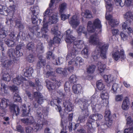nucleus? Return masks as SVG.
Returning a JSON list of instances; mask_svg holds the SVG:
<instances>
[{
	"instance_id": "nucleus-1",
	"label": "nucleus",
	"mask_w": 133,
	"mask_h": 133,
	"mask_svg": "<svg viewBox=\"0 0 133 133\" xmlns=\"http://www.w3.org/2000/svg\"><path fill=\"white\" fill-rule=\"evenodd\" d=\"M99 41V38L97 33L91 35L89 37V43L93 45H97V51L100 52V56L102 59H106L109 45L107 44L102 45V43Z\"/></svg>"
},
{
	"instance_id": "nucleus-2",
	"label": "nucleus",
	"mask_w": 133,
	"mask_h": 133,
	"mask_svg": "<svg viewBox=\"0 0 133 133\" xmlns=\"http://www.w3.org/2000/svg\"><path fill=\"white\" fill-rule=\"evenodd\" d=\"M71 32L69 30H67V43H71L74 42V48L81 49L83 48L84 45L83 41L81 40H77L74 41L76 38L71 35Z\"/></svg>"
},
{
	"instance_id": "nucleus-3",
	"label": "nucleus",
	"mask_w": 133,
	"mask_h": 133,
	"mask_svg": "<svg viewBox=\"0 0 133 133\" xmlns=\"http://www.w3.org/2000/svg\"><path fill=\"white\" fill-rule=\"evenodd\" d=\"M101 23V21L98 18L95 19L93 23L91 21H89L87 26L88 31L92 33L94 32L96 29H101L102 26Z\"/></svg>"
},
{
	"instance_id": "nucleus-4",
	"label": "nucleus",
	"mask_w": 133,
	"mask_h": 133,
	"mask_svg": "<svg viewBox=\"0 0 133 133\" xmlns=\"http://www.w3.org/2000/svg\"><path fill=\"white\" fill-rule=\"evenodd\" d=\"M104 118L105 122L101 125V128H103V129H105L112 125V121L111 119L112 115L109 110H105Z\"/></svg>"
},
{
	"instance_id": "nucleus-5",
	"label": "nucleus",
	"mask_w": 133,
	"mask_h": 133,
	"mask_svg": "<svg viewBox=\"0 0 133 133\" xmlns=\"http://www.w3.org/2000/svg\"><path fill=\"white\" fill-rule=\"evenodd\" d=\"M48 121L45 119H42L38 121L37 123L34 124L33 128L34 131L35 132L40 130L42 128L43 125L47 124Z\"/></svg>"
},
{
	"instance_id": "nucleus-6",
	"label": "nucleus",
	"mask_w": 133,
	"mask_h": 133,
	"mask_svg": "<svg viewBox=\"0 0 133 133\" xmlns=\"http://www.w3.org/2000/svg\"><path fill=\"white\" fill-rule=\"evenodd\" d=\"M97 114H92L89 117V119L88 120V122L87 123V125L89 127L87 133H90V129L91 128H93L92 123L95 121H97Z\"/></svg>"
},
{
	"instance_id": "nucleus-7",
	"label": "nucleus",
	"mask_w": 133,
	"mask_h": 133,
	"mask_svg": "<svg viewBox=\"0 0 133 133\" xmlns=\"http://www.w3.org/2000/svg\"><path fill=\"white\" fill-rule=\"evenodd\" d=\"M112 57L116 61H117L120 58L122 59H124L125 58L124 52L123 49L121 50L120 52L117 51L114 52L112 54Z\"/></svg>"
},
{
	"instance_id": "nucleus-8",
	"label": "nucleus",
	"mask_w": 133,
	"mask_h": 133,
	"mask_svg": "<svg viewBox=\"0 0 133 133\" xmlns=\"http://www.w3.org/2000/svg\"><path fill=\"white\" fill-rule=\"evenodd\" d=\"M127 124L131 126L130 128L125 129L124 130V133H133V121L131 116L128 117L127 119Z\"/></svg>"
},
{
	"instance_id": "nucleus-9",
	"label": "nucleus",
	"mask_w": 133,
	"mask_h": 133,
	"mask_svg": "<svg viewBox=\"0 0 133 133\" xmlns=\"http://www.w3.org/2000/svg\"><path fill=\"white\" fill-rule=\"evenodd\" d=\"M107 14L106 13L105 14L106 19L109 21V23L112 27H115L117 24H118V22L117 21L116 19H112V16L110 15L109 14L108 16H106Z\"/></svg>"
},
{
	"instance_id": "nucleus-10",
	"label": "nucleus",
	"mask_w": 133,
	"mask_h": 133,
	"mask_svg": "<svg viewBox=\"0 0 133 133\" xmlns=\"http://www.w3.org/2000/svg\"><path fill=\"white\" fill-rule=\"evenodd\" d=\"M34 97L35 100L37 101V102L39 104L42 103L43 102L44 98L43 96L40 93L36 92L34 93Z\"/></svg>"
},
{
	"instance_id": "nucleus-11",
	"label": "nucleus",
	"mask_w": 133,
	"mask_h": 133,
	"mask_svg": "<svg viewBox=\"0 0 133 133\" xmlns=\"http://www.w3.org/2000/svg\"><path fill=\"white\" fill-rule=\"evenodd\" d=\"M29 29L30 31L33 33V34H35L38 37H42V33H40V30L37 26H33L29 28Z\"/></svg>"
},
{
	"instance_id": "nucleus-12",
	"label": "nucleus",
	"mask_w": 133,
	"mask_h": 133,
	"mask_svg": "<svg viewBox=\"0 0 133 133\" xmlns=\"http://www.w3.org/2000/svg\"><path fill=\"white\" fill-rule=\"evenodd\" d=\"M84 63V60L82 58L79 57H77L74 59H72L68 62V65H72L75 66H77L78 63L80 64Z\"/></svg>"
},
{
	"instance_id": "nucleus-13",
	"label": "nucleus",
	"mask_w": 133,
	"mask_h": 133,
	"mask_svg": "<svg viewBox=\"0 0 133 133\" xmlns=\"http://www.w3.org/2000/svg\"><path fill=\"white\" fill-rule=\"evenodd\" d=\"M130 104V101L128 97H126L124 99L121 106L122 109L125 110H127L129 108Z\"/></svg>"
},
{
	"instance_id": "nucleus-14",
	"label": "nucleus",
	"mask_w": 133,
	"mask_h": 133,
	"mask_svg": "<svg viewBox=\"0 0 133 133\" xmlns=\"http://www.w3.org/2000/svg\"><path fill=\"white\" fill-rule=\"evenodd\" d=\"M88 101L86 100H84L83 101L81 99H79L77 101V104L79 105V106L82 110H87L88 106L89 105L88 103Z\"/></svg>"
},
{
	"instance_id": "nucleus-15",
	"label": "nucleus",
	"mask_w": 133,
	"mask_h": 133,
	"mask_svg": "<svg viewBox=\"0 0 133 133\" xmlns=\"http://www.w3.org/2000/svg\"><path fill=\"white\" fill-rule=\"evenodd\" d=\"M61 99L57 98L55 99H52L50 101V104L51 105L54 107L56 106L57 108H56V109L57 110H58L59 112H60L61 110V107L59 105H57L56 103L57 102V103L59 104L61 103Z\"/></svg>"
},
{
	"instance_id": "nucleus-16",
	"label": "nucleus",
	"mask_w": 133,
	"mask_h": 133,
	"mask_svg": "<svg viewBox=\"0 0 133 133\" xmlns=\"http://www.w3.org/2000/svg\"><path fill=\"white\" fill-rule=\"evenodd\" d=\"M48 25L47 24V23H43V27L41 30L42 33V37L46 38H48V36L47 35L44 34L46 33L48 31Z\"/></svg>"
},
{
	"instance_id": "nucleus-17",
	"label": "nucleus",
	"mask_w": 133,
	"mask_h": 133,
	"mask_svg": "<svg viewBox=\"0 0 133 133\" xmlns=\"http://www.w3.org/2000/svg\"><path fill=\"white\" fill-rule=\"evenodd\" d=\"M69 23L71 25L76 26H77L79 24L77 17L76 15H74L72 17Z\"/></svg>"
},
{
	"instance_id": "nucleus-18",
	"label": "nucleus",
	"mask_w": 133,
	"mask_h": 133,
	"mask_svg": "<svg viewBox=\"0 0 133 133\" xmlns=\"http://www.w3.org/2000/svg\"><path fill=\"white\" fill-rule=\"evenodd\" d=\"M10 108L14 114L17 116L20 112V109L16 105L11 104L10 105Z\"/></svg>"
},
{
	"instance_id": "nucleus-19",
	"label": "nucleus",
	"mask_w": 133,
	"mask_h": 133,
	"mask_svg": "<svg viewBox=\"0 0 133 133\" xmlns=\"http://www.w3.org/2000/svg\"><path fill=\"white\" fill-rule=\"evenodd\" d=\"M25 79L22 77L20 76H17L13 79V82L17 85H19L20 84L23 82Z\"/></svg>"
},
{
	"instance_id": "nucleus-20",
	"label": "nucleus",
	"mask_w": 133,
	"mask_h": 133,
	"mask_svg": "<svg viewBox=\"0 0 133 133\" xmlns=\"http://www.w3.org/2000/svg\"><path fill=\"white\" fill-rule=\"evenodd\" d=\"M82 87L79 84L74 85L72 87L73 92L75 94H78L81 92L82 90Z\"/></svg>"
},
{
	"instance_id": "nucleus-21",
	"label": "nucleus",
	"mask_w": 133,
	"mask_h": 133,
	"mask_svg": "<svg viewBox=\"0 0 133 133\" xmlns=\"http://www.w3.org/2000/svg\"><path fill=\"white\" fill-rule=\"evenodd\" d=\"M124 18L127 20V21H128L130 23L132 21H133V14L131 12L128 11L125 14Z\"/></svg>"
},
{
	"instance_id": "nucleus-22",
	"label": "nucleus",
	"mask_w": 133,
	"mask_h": 133,
	"mask_svg": "<svg viewBox=\"0 0 133 133\" xmlns=\"http://www.w3.org/2000/svg\"><path fill=\"white\" fill-rule=\"evenodd\" d=\"M33 69L31 67H27L25 70L24 74V75L27 77L31 76L33 72Z\"/></svg>"
},
{
	"instance_id": "nucleus-23",
	"label": "nucleus",
	"mask_w": 133,
	"mask_h": 133,
	"mask_svg": "<svg viewBox=\"0 0 133 133\" xmlns=\"http://www.w3.org/2000/svg\"><path fill=\"white\" fill-rule=\"evenodd\" d=\"M96 68V66L95 65H89L86 68L87 72L89 74H92L95 71Z\"/></svg>"
},
{
	"instance_id": "nucleus-24",
	"label": "nucleus",
	"mask_w": 133,
	"mask_h": 133,
	"mask_svg": "<svg viewBox=\"0 0 133 133\" xmlns=\"http://www.w3.org/2000/svg\"><path fill=\"white\" fill-rule=\"evenodd\" d=\"M57 14H55L49 19L48 22H45V23H47V24H51L56 23L58 21Z\"/></svg>"
},
{
	"instance_id": "nucleus-25",
	"label": "nucleus",
	"mask_w": 133,
	"mask_h": 133,
	"mask_svg": "<svg viewBox=\"0 0 133 133\" xmlns=\"http://www.w3.org/2000/svg\"><path fill=\"white\" fill-rule=\"evenodd\" d=\"M58 28L57 25H54L51 28V33L57 36H59L61 34L60 32L58 30Z\"/></svg>"
},
{
	"instance_id": "nucleus-26",
	"label": "nucleus",
	"mask_w": 133,
	"mask_h": 133,
	"mask_svg": "<svg viewBox=\"0 0 133 133\" xmlns=\"http://www.w3.org/2000/svg\"><path fill=\"white\" fill-rule=\"evenodd\" d=\"M9 101L8 99L5 98H3L1 99L0 105L2 109L6 108L8 105Z\"/></svg>"
},
{
	"instance_id": "nucleus-27",
	"label": "nucleus",
	"mask_w": 133,
	"mask_h": 133,
	"mask_svg": "<svg viewBox=\"0 0 133 133\" xmlns=\"http://www.w3.org/2000/svg\"><path fill=\"white\" fill-rule=\"evenodd\" d=\"M61 41L60 38L57 36L55 37L53 39V41L52 40H51L49 43V45L50 47L49 48V49L52 50V44L53 42L54 44L55 43H60Z\"/></svg>"
},
{
	"instance_id": "nucleus-28",
	"label": "nucleus",
	"mask_w": 133,
	"mask_h": 133,
	"mask_svg": "<svg viewBox=\"0 0 133 133\" xmlns=\"http://www.w3.org/2000/svg\"><path fill=\"white\" fill-rule=\"evenodd\" d=\"M36 50L39 53H42L43 52L44 47L43 43L39 42L37 45Z\"/></svg>"
},
{
	"instance_id": "nucleus-29",
	"label": "nucleus",
	"mask_w": 133,
	"mask_h": 133,
	"mask_svg": "<svg viewBox=\"0 0 133 133\" xmlns=\"http://www.w3.org/2000/svg\"><path fill=\"white\" fill-rule=\"evenodd\" d=\"M105 82L110 83L112 82L114 80V78L111 75H104L103 77Z\"/></svg>"
},
{
	"instance_id": "nucleus-30",
	"label": "nucleus",
	"mask_w": 133,
	"mask_h": 133,
	"mask_svg": "<svg viewBox=\"0 0 133 133\" xmlns=\"http://www.w3.org/2000/svg\"><path fill=\"white\" fill-rule=\"evenodd\" d=\"M97 66L99 72L100 73L103 72L106 68V65L103 64L101 62H98L97 63Z\"/></svg>"
},
{
	"instance_id": "nucleus-31",
	"label": "nucleus",
	"mask_w": 133,
	"mask_h": 133,
	"mask_svg": "<svg viewBox=\"0 0 133 133\" xmlns=\"http://www.w3.org/2000/svg\"><path fill=\"white\" fill-rule=\"evenodd\" d=\"M52 11L48 9H47L43 14L44 18L43 21V23H45L46 22V18L49 17L51 15Z\"/></svg>"
},
{
	"instance_id": "nucleus-32",
	"label": "nucleus",
	"mask_w": 133,
	"mask_h": 133,
	"mask_svg": "<svg viewBox=\"0 0 133 133\" xmlns=\"http://www.w3.org/2000/svg\"><path fill=\"white\" fill-rule=\"evenodd\" d=\"M13 63L12 60H6L2 62V65L5 67H8L10 66Z\"/></svg>"
},
{
	"instance_id": "nucleus-33",
	"label": "nucleus",
	"mask_w": 133,
	"mask_h": 133,
	"mask_svg": "<svg viewBox=\"0 0 133 133\" xmlns=\"http://www.w3.org/2000/svg\"><path fill=\"white\" fill-rule=\"evenodd\" d=\"M46 87L49 90H53L55 88V85L53 84V82L46 80Z\"/></svg>"
},
{
	"instance_id": "nucleus-34",
	"label": "nucleus",
	"mask_w": 133,
	"mask_h": 133,
	"mask_svg": "<svg viewBox=\"0 0 133 133\" xmlns=\"http://www.w3.org/2000/svg\"><path fill=\"white\" fill-rule=\"evenodd\" d=\"M21 122L23 123L26 125L32 123L34 122L33 120H30L28 118H24L20 119Z\"/></svg>"
},
{
	"instance_id": "nucleus-35",
	"label": "nucleus",
	"mask_w": 133,
	"mask_h": 133,
	"mask_svg": "<svg viewBox=\"0 0 133 133\" xmlns=\"http://www.w3.org/2000/svg\"><path fill=\"white\" fill-rule=\"evenodd\" d=\"M96 84L97 88L99 90H103L105 88V85L102 83L101 80L97 81Z\"/></svg>"
},
{
	"instance_id": "nucleus-36",
	"label": "nucleus",
	"mask_w": 133,
	"mask_h": 133,
	"mask_svg": "<svg viewBox=\"0 0 133 133\" xmlns=\"http://www.w3.org/2000/svg\"><path fill=\"white\" fill-rule=\"evenodd\" d=\"M2 79L3 80L8 82L10 80L11 77L8 72H5L3 74Z\"/></svg>"
},
{
	"instance_id": "nucleus-37",
	"label": "nucleus",
	"mask_w": 133,
	"mask_h": 133,
	"mask_svg": "<svg viewBox=\"0 0 133 133\" xmlns=\"http://www.w3.org/2000/svg\"><path fill=\"white\" fill-rule=\"evenodd\" d=\"M79 123H77L75 124L74 123H71L70 122L69 123L68 128H69L70 131H72V125H74L73 127V130H75L77 128V127L79 126Z\"/></svg>"
},
{
	"instance_id": "nucleus-38",
	"label": "nucleus",
	"mask_w": 133,
	"mask_h": 133,
	"mask_svg": "<svg viewBox=\"0 0 133 133\" xmlns=\"http://www.w3.org/2000/svg\"><path fill=\"white\" fill-rule=\"evenodd\" d=\"M83 17L85 18L89 19L92 17V15L91 11L88 10H86L84 11Z\"/></svg>"
},
{
	"instance_id": "nucleus-39",
	"label": "nucleus",
	"mask_w": 133,
	"mask_h": 133,
	"mask_svg": "<svg viewBox=\"0 0 133 133\" xmlns=\"http://www.w3.org/2000/svg\"><path fill=\"white\" fill-rule=\"evenodd\" d=\"M40 60L38 61L37 64V66L38 68H40L44 66L46 64L45 60L41 59V58H39Z\"/></svg>"
},
{
	"instance_id": "nucleus-40",
	"label": "nucleus",
	"mask_w": 133,
	"mask_h": 133,
	"mask_svg": "<svg viewBox=\"0 0 133 133\" xmlns=\"http://www.w3.org/2000/svg\"><path fill=\"white\" fill-rule=\"evenodd\" d=\"M31 10L33 15H37L39 12L38 7L37 6H32L31 8Z\"/></svg>"
},
{
	"instance_id": "nucleus-41",
	"label": "nucleus",
	"mask_w": 133,
	"mask_h": 133,
	"mask_svg": "<svg viewBox=\"0 0 133 133\" xmlns=\"http://www.w3.org/2000/svg\"><path fill=\"white\" fill-rule=\"evenodd\" d=\"M77 78L76 75H72L69 78V82L71 84H74L76 83L77 81Z\"/></svg>"
},
{
	"instance_id": "nucleus-42",
	"label": "nucleus",
	"mask_w": 133,
	"mask_h": 133,
	"mask_svg": "<svg viewBox=\"0 0 133 133\" xmlns=\"http://www.w3.org/2000/svg\"><path fill=\"white\" fill-rule=\"evenodd\" d=\"M15 53L14 51V49H11L9 50L7 52V54L10 58H11L14 59L15 58L14 56Z\"/></svg>"
},
{
	"instance_id": "nucleus-43",
	"label": "nucleus",
	"mask_w": 133,
	"mask_h": 133,
	"mask_svg": "<svg viewBox=\"0 0 133 133\" xmlns=\"http://www.w3.org/2000/svg\"><path fill=\"white\" fill-rule=\"evenodd\" d=\"M63 59L61 57H58L56 60L55 63L54 62V64L56 65H59L62 64L63 62Z\"/></svg>"
},
{
	"instance_id": "nucleus-44",
	"label": "nucleus",
	"mask_w": 133,
	"mask_h": 133,
	"mask_svg": "<svg viewBox=\"0 0 133 133\" xmlns=\"http://www.w3.org/2000/svg\"><path fill=\"white\" fill-rule=\"evenodd\" d=\"M5 42V43L10 47L13 46L14 43V42L13 41L9 39H6Z\"/></svg>"
},
{
	"instance_id": "nucleus-45",
	"label": "nucleus",
	"mask_w": 133,
	"mask_h": 133,
	"mask_svg": "<svg viewBox=\"0 0 133 133\" xmlns=\"http://www.w3.org/2000/svg\"><path fill=\"white\" fill-rule=\"evenodd\" d=\"M74 106L72 103L69 102L68 105H67V111L69 112L73 111L74 110Z\"/></svg>"
},
{
	"instance_id": "nucleus-46",
	"label": "nucleus",
	"mask_w": 133,
	"mask_h": 133,
	"mask_svg": "<svg viewBox=\"0 0 133 133\" xmlns=\"http://www.w3.org/2000/svg\"><path fill=\"white\" fill-rule=\"evenodd\" d=\"M16 26L20 30L23 29L24 28V26L21 23L20 20H17L16 21Z\"/></svg>"
},
{
	"instance_id": "nucleus-47",
	"label": "nucleus",
	"mask_w": 133,
	"mask_h": 133,
	"mask_svg": "<svg viewBox=\"0 0 133 133\" xmlns=\"http://www.w3.org/2000/svg\"><path fill=\"white\" fill-rule=\"evenodd\" d=\"M1 88V91H3L5 93H8V88L6 87V85L5 84L2 83Z\"/></svg>"
},
{
	"instance_id": "nucleus-48",
	"label": "nucleus",
	"mask_w": 133,
	"mask_h": 133,
	"mask_svg": "<svg viewBox=\"0 0 133 133\" xmlns=\"http://www.w3.org/2000/svg\"><path fill=\"white\" fill-rule=\"evenodd\" d=\"M123 99V96L122 94L116 95L115 97V101L117 102L122 101Z\"/></svg>"
},
{
	"instance_id": "nucleus-49",
	"label": "nucleus",
	"mask_w": 133,
	"mask_h": 133,
	"mask_svg": "<svg viewBox=\"0 0 133 133\" xmlns=\"http://www.w3.org/2000/svg\"><path fill=\"white\" fill-rule=\"evenodd\" d=\"M101 97L103 99H108L109 98V94L107 92L102 93L101 95Z\"/></svg>"
},
{
	"instance_id": "nucleus-50",
	"label": "nucleus",
	"mask_w": 133,
	"mask_h": 133,
	"mask_svg": "<svg viewBox=\"0 0 133 133\" xmlns=\"http://www.w3.org/2000/svg\"><path fill=\"white\" fill-rule=\"evenodd\" d=\"M46 57L47 59H50V58H52L53 59L55 58L54 55L52 53L51 51H49L46 53Z\"/></svg>"
},
{
	"instance_id": "nucleus-51",
	"label": "nucleus",
	"mask_w": 133,
	"mask_h": 133,
	"mask_svg": "<svg viewBox=\"0 0 133 133\" xmlns=\"http://www.w3.org/2000/svg\"><path fill=\"white\" fill-rule=\"evenodd\" d=\"M27 60L29 63H32L34 61V58L33 55L30 54L27 57Z\"/></svg>"
},
{
	"instance_id": "nucleus-52",
	"label": "nucleus",
	"mask_w": 133,
	"mask_h": 133,
	"mask_svg": "<svg viewBox=\"0 0 133 133\" xmlns=\"http://www.w3.org/2000/svg\"><path fill=\"white\" fill-rule=\"evenodd\" d=\"M55 72L54 71H48L46 73V76L47 78L51 77H54L55 76Z\"/></svg>"
},
{
	"instance_id": "nucleus-53",
	"label": "nucleus",
	"mask_w": 133,
	"mask_h": 133,
	"mask_svg": "<svg viewBox=\"0 0 133 133\" xmlns=\"http://www.w3.org/2000/svg\"><path fill=\"white\" fill-rule=\"evenodd\" d=\"M88 49L87 48H85L82 51V52L84 54V57L87 58L88 56Z\"/></svg>"
},
{
	"instance_id": "nucleus-54",
	"label": "nucleus",
	"mask_w": 133,
	"mask_h": 133,
	"mask_svg": "<svg viewBox=\"0 0 133 133\" xmlns=\"http://www.w3.org/2000/svg\"><path fill=\"white\" fill-rule=\"evenodd\" d=\"M35 83L37 86L39 88V90H41L42 88V87L41 85V82L39 81L38 78H37L35 79Z\"/></svg>"
},
{
	"instance_id": "nucleus-55",
	"label": "nucleus",
	"mask_w": 133,
	"mask_h": 133,
	"mask_svg": "<svg viewBox=\"0 0 133 133\" xmlns=\"http://www.w3.org/2000/svg\"><path fill=\"white\" fill-rule=\"evenodd\" d=\"M66 71V69L64 68L63 69L61 68H58L56 70V72L59 74H64L65 71Z\"/></svg>"
},
{
	"instance_id": "nucleus-56",
	"label": "nucleus",
	"mask_w": 133,
	"mask_h": 133,
	"mask_svg": "<svg viewBox=\"0 0 133 133\" xmlns=\"http://www.w3.org/2000/svg\"><path fill=\"white\" fill-rule=\"evenodd\" d=\"M34 47V45L32 42H30L28 43L26 45V48L28 50H30L32 49Z\"/></svg>"
},
{
	"instance_id": "nucleus-57",
	"label": "nucleus",
	"mask_w": 133,
	"mask_h": 133,
	"mask_svg": "<svg viewBox=\"0 0 133 133\" xmlns=\"http://www.w3.org/2000/svg\"><path fill=\"white\" fill-rule=\"evenodd\" d=\"M78 121L79 122V124L84 123L85 121V117L84 116H80L78 118Z\"/></svg>"
},
{
	"instance_id": "nucleus-58",
	"label": "nucleus",
	"mask_w": 133,
	"mask_h": 133,
	"mask_svg": "<svg viewBox=\"0 0 133 133\" xmlns=\"http://www.w3.org/2000/svg\"><path fill=\"white\" fill-rule=\"evenodd\" d=\"M66 5L65 3L61 4L59 6V11L62 12L66 8Z\"/></svg>"
},
{
	"instance_id": "nucleus-59",
	"label": "nucleus",
	"mask_w": 133,
	"mask_h": 133,
	"mask_svg": "<svg viewBox=\"0 0 133 133\" xmlns=\"http://www.w3.org/2000/svg\"><path fill=\"white\" fill-rule=\"evenodd\" d=\"M14 99L16 101H19L21 100V98L17 93H16L14 94Z\"/></svg>"
},
{
	"instance_id": "nucleus-60",
	"label": "nucleus",
	"mask_w": 133,
	"mask_h": 133,
	"mask_svg": "<svg viewBox=\"0 0 133 133\" xmlns=\"http://www.w3.org/2000/svg\"><path fill=\"white\" fill-rule=\"evenodd\" d=\"M1 26L0 25V38H3L5 37L6 34L4 30L1 29Z\"/></svg>"
},
{
	"instance_id": "nucleus-61",
	"label": "nucleus",
	"mask_w": 133,
	"mask_h": 133,
	"mask_svg": "<svg viewBox=\"0 0 133 133\" xmlns=\"http://www.w3.org/2000/svg\"><path fill=\"white\" fill-rule=\"evenodd\" d=\"M10 89L13 92H15V93H18V88L17 87L13 85L12 87H10Z\"/></svg>"
},
{
	"instance_id": "nucleus-62",
	"label": "nucleus",
	"mask_w": 133,
	"mask_h": 133,
	"mask_svg": "<svg viewBox=\"0 0 133 133\" xmlns=\"http://www.w3.org/2000/svg\"><path fill=\"white\" fill-rule=\"evenodd\" d=\"M106 14L112 12L113 10L112 5L110 6H106Z\"/></svg>"
},
{
	"instance_id": "nucleus-63",
	"label": "nucleus",
	"mask_w": 133,
	"mask_h": 133,
	"mask_svg": "<svg viewBox=\"0 0 133 133\" xmlns=\"http://www.w3.org/2000/svg\"><path fill=\"white\" fill-rule=\"evenodd\" d=\"M26 133H32L33 131V129L31 127H28L26 128Z\"/></svg>"
},
{
	"instance_id": "nucleus-64",
	"label": "nucleus",
	"mask_w": 133,
	"mask_h": 133,
	"mask_svg": "<svg viewBox=\"0 0 133 133\" xmlns=\"http://www.w3.org/2000/svg\"><path fill=\"white\" fill-rule=\"evenodd\" d=\"M118 89V87L115 84H114L112 86V88L111 91L113 93L116 92L117 89Z\"/></svg>"
}]
</instances>
